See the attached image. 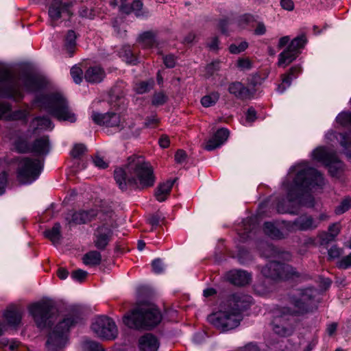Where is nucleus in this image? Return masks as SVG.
I'll return each instance as SVG.
<instances>
[{
    "mask_svg": "<svg viewBox=\"0 0 351 351\" xmlns=\"http://www.w3.org/2000/svg\"><path fill=\"white\" fill-rule=\"evenodd\" d=\"M242 314L233 311L224 304L219 312L208 317L209 322L222 330H232L237 327L242 320Z\"/></svg>",
    "mask_w": 351,
    "mask_h": 351,
    "instance_id": "8",
    "label": "nucleus"
},
{
    "mask_svg": "<svg viewBox=\"0 0 351 351\" xmlns=\"http://www.w3.org/2000/svg\"><path fill=\"white\" fill-rule=\"evenodd\" d=\"M28 114L26 110H11L10 105L7 102L0 101V119L6 120L22 119Z\"/></svg>",
    "mask_w": 351,
    "mask_h": 351,
    "instance_id": "23",
    "label": "nucleus"
},
{
    "mask_svg": "<svg viewBox=\"0 0 351 351\" xmlns=\"http://www.w3.org/2000/svg\"><path fill=\"white\" fill-rule=\"evenodd\" d=\"M293 173L295 177L293 185L287 188V198L290 202L298 200L302 193L314 190L324 184L322 175L315 169L309 167L306 162L293 167L289 176L292 177Z\"/></svg>",
    "mask_w": 351,
    "mask_h": 351,
    "instance_id": "4",
    "label": "nucleus"
},
{
    "mask_svg": "<svg viewBox=\"0 0 351 351\" xmlns=\"http://www.w3.org/2000/svg\"><path fill=\"white\" fill-rule=\"evenodd\" d=\"M83 263L88 266H95L100 264L101 255L100 252L93 250L85 254L83 256Z\"/></svg>",
    "mask_w": 351,
    "mask_h": 351,
    "instance_id": "36",
    "label": "nucleus"
},
{
    "mask_svg": "<svg viewBox=\"0 0 351 351\" xmlns=\"http://www.w3.org/2000/svg\"><path fill=\"white\" fill-rule=\"evenodd\" d=\"M173 182L174 181L168 180L158 186L155 192V196L158 201L163 202L167 199V197L169 195L171 190Z\"/></svg>",
    "mask_w": 351,
    "mask_h": 351,
    "instance_id": "33",
    "label": "nucleus"
},
{
    "mask_svg": "<svg viewBox=\"0 0 351 351\" xmlns=\"http://www.w3.org/2000/svg\"><path fill=\"white\" fill-rule=\"evenodd\" d=\"M3 344L4 346H8L9 350L11 351H14V350H16L20 346V343L15 340H12L10 341L8 340L3 339Z\"/></svg>",
    "mask_w": 351,
    "mask_h": 351,
    "instance_id": "61",
    "label": "nucleus"
},
{
    "mask_svg": "<svg viewBox=\"0 0 351 351\" xmlns=\"http://www.w3.org/2000/svg\"><path fill=\"white\" fill-rule=\"evenodd\" d=\"M79 14L82 18L92 19L95 16L93 10L88 9L86 6H82L79 10Z\"/></svg>",
    "mask_w": 351,
    "mask_h": 351,
    "instance_id": "55",
    "label": "nucleus"
},
{
    "mask_svg": "<svg viewBox=\"0 0 351 351\" xmlns=\"http://www.w3.org/2000/svg\"><path fill=\"white\" fill-rule=\"evenodd\" d=\"M337 267L341 269H348L351 267V253L343 257L337 262Z\"/></svg>",
    "mask_w": 351,
    "mask_h": 351,
    "instance_id": "52",
    "label": "nucleus"
},
{
    "mask_svg": "<svg viewBox=\"0 0 351 351\" xmlns=\"http://www.w3.org/2000/svg\"><path fill=\"white\" fill-rule=\"evenodd\" d=\"M252 63L248 58H240L237 61V66L241 71L250 70Z\"/></svg>",
    "mask_w": 351,
    "mask_h": 351,
    "instance_id": "49",
    "label": "nucleus"
},
{
    "mask_svg": "<svg viewBox=\"0 0 351 351\" xmlns=\"http://www.w3.org/2000/svg\"><path fill=\"white\" fill-rule=\"evenodd\" d=\"M72 4L62 0H53L49 5L48 14L52 23L60 19H69L73 14Z\"/></svg>",
    "mask_w": 351,
    "mask_h": 351,
    "instance_id": "17",
    "label": "nucleus"
},
{
    "mask_svg": "<svg viewBox=\"0 0 351 351\" xmlns=\"http://www.w3.org/2000/svg\"><path fill=\"white\" fill-rule=\"evenodd\" d=\"M161 220V217L158 215H153L148 219L149 223L153 227H156L159 225Z\"/></svg>",
    "mask_w": 351,
    "mask_h": 351,
    "instance_id": "64",
    "label": "nucleus"
},
{
    "mask_svg": "<svg viewBox=\"0 0 351 351\" xmlns=\"http://www.w3.org/2000/svg\"><path fill=\"white\" fill-rule=\"evenodd\" d=\"M60 228V223H55L51 229L45 231V237L48 238L53 244L58 243L61 239Z\"/></svg>",
    "mask_w": 351,
    "mask_h": 351,
    "instance_id": "37",
    "label": "nucleus"
},
{
    "mask_svg": "<svg viewBox=\"0 0 351 351\" xmlns=\"http://www.w3.org/2000/svg\"><path fill=\"white\" fill-rule=\"evenodd\" d=\"M138 42L144 48H153L157 46V40L152 32H146L140 35Z\"/></svg>",
    "mask_w": 351,
    "mask_h": 351,
    "instance_id": "35",
    "label": "nucleus"
},
{
    "mask_svg": "<svg viewBox=\"0 0 351 351\" xmlns=\"http://www.w3.org/2000/svg\"><path fill=\"white\" fill-rule=\"evenodd\" d=\"M336 121L341 125L351 126V112H342L339 113L336 118ZM326 137L329 139H331L332 137H335L339 141L345 153L347 155L351 154V132L336 134L334 132H330L326 134Z\"/></svg>",
    "mask_w": 351,
    "mask_h": 351,
    "instance_id": "16",
    "label": "nucleus"
},
{
    "mask_svg": "<svg viewBox=\"0 0 351 351\" xmlns=\"http://www.w3.org/2000/svg\"><path fill=\"white\" fill-rule=\"evenodd\" d=\"M84 351H104L99 343L90 340H86L82 346Z\"/></svg>",
    "mask_w": 351,
    "mask_h": 351,
    "instance_id": "42",
    "label": "nucleus"
},
{
    "mask_svg": "<svg viewBox=\"0 0 351 351\" xmlns=\"http://www.w3.org/2000/svg\"><path fill=\"white\" fill-rule=\"evenodd\" d=\"M3 317L6 322V326H17L21 321V314L20 311L14 306H10L5 311Z\"/></svg>",
    "mask_w": 351,
    "mask_h": 351,
    "instance_id": "31",
    "label": "nucleus"
},
{
    "mask_svg": "<svg viewBox=\"0 0 351 351\" xmlns=\"http://www.w3.org/2000/svg\"><path fill=\"white\" fill-rule=\"evenodd\" d=\"M34 104L59 121L74 123L77 119L75 114L69 108L66 99L60 93L38 95Z\"/></svg>",
    "mask_w": 351,
    "mask_h": 351,
    "instance_id": "5",
    "label": "nucleus"
},
{
    "mask_svg": "<svg viewBox=\"0 0 351 351\" xmlns=\"http://www.w3.org/2000/svg\"><path fill=\"white\" fill-rule=\"evenodd\" d=\"M15 149L21 153L32 152L38 155H47L49 152V136L44 135L36 138L32 145L25 138H19L14 143Z\"/></svg>",
    "mask_w": 351,
    "mask_h": 351,
    "instance_id": "15",
    "label": "nucleus"
},
{
    "mask_svg": "<svg viewBox=\"0 0 351 351\" xmlns=\"http://www.w3.org/2000/svg\"><path fill=\"white\" fill-rule=\"evenodd\" d=\"M298 52H295L287 47L278 56V66L282 67L287 66L298 57Z\"/></svg>",
    "mask_w": 351,
    "mask_h": 351,
    "instance_id": "32",
    "label": "nucleus"
},
{
    "mask_svg": "<svg viewBox=\"0 0 351 351\" xmlns=\"http://www.w3.org/2000/svg\"><path fill=\"white\" fill-rule=\"evenodd\" d=\"M280 5L283 9L288 11H292L294 9V3L292 0H281Z\"/></svg>",
    "mask_w": 351,
    "mask_h": 351,
    "instance_id": "63",
    "label": "nucleus"
},
{
    "mask_svg": "<svg viewBox=\"0 0 351 351\" xmlns=\"http://www.w3.org/2000/svg\"><path fill=\"white\" fill-rule=\"evenodd\" d=\"M302 72V68L300 66H292L287 74L282 76V82L278 86V91L282 93L287 88L291 86V82L296 78Z\"/></svg>",
    "mask_w": 351,
    "mask_h": 351,
    "instance_id": "29",
    "label": "nucleus"
},
{
    "mask_svg": "<svg viewBox=\"0 0 351 351\" xmlns=\"http://www.w3.org/2000/svg\"><path fill=\"white\" fill-rule=\"evenodd\" d=\"M307 40L305 36L302 35L294 38L288 46L289 48L300 53L299 49L302 48L306 43Z\"/></svg>",
    "mask_w": 351,
    "mask_h": 351,
    "instance_id": "40",
    "label": "nucleus"
},
{
    "mask_svg": "<svg viewBox=\"0 0 351 351\" xmlns=\"http://www.w3.org/2000/svg\"><path fill=\"white\" fill-rule=\"evenodd\" d=\"M91 330L97 337L105 340H114L118 336L115 322L106 315L95 317L91 324Z\"/></svg>",
    "mask_w": 351,
    "mask_h": 351,
    "instance_id": "12",
    "label": "nucleus"
},
{
    "mask_svg": "<svg viewBox=\"0 0 351 351\" xmlns=\"http://www.w3.org/2000/svg\"><path fill=\"white\" fill-rule=\"evenodd\" d=\"M227 280L232 284L243 286L248 284L251 280V275L243 270H232L226 275Z\"/></svg>",
    "mask_w": 351,
    "mask_h": 351,
    "instance_id": "25",
    "label": "nucleus"
},
{
    "mask_svg": "<svg viewBox=\"0 0 351 351\" xmlns=\"http://www.w3.org/2000/svg\"><path fill=\"white\" fill-rule=\"evenodd\" d=\"M247 47V43L246 42H243L241 43L239 45L232 44L229 47V50L230 53L237 54L241 51H243Z\"/></svg>",
    "mask_w": 351,
    "mask_h": 351,
    "instance_id": "53",
    "label": "nucleus"
},
{
    "mask_svg": "<svg viewBox=\"0 0 351 351\" xmlns=\"http://www.w3.org/2000/svg\"><path fill=\"white\" fill-rule=\"evenodd\" d=\"M351 207V198L343 199L341 204L335 208V213L341 215L347 211Z\"/></svg>",
    "mask_w": 351,
    "mask_h": 351,
    "instance_id": "44",
    "label": "nucleus"
},
{
    "mask_svg": "<svg viewBox=\"0 0 351 351\" xmlns=\"http://www.w3.org/2000/svg\"><path fill=\"white\" fill-rule=\"evenodd\" d=\"M86 151V147L83 144H76L71 152V155L73 158H79Z\"/></svg>",
    "mask_w": 351,
    "mask_h": 351,
    "instance_id": "47",
    "label": "nucleus"
},
{
    "mask_svg": "<svg viewBox=\"0 0 351 351\" xmlns=\"http://www.w3.org/2000/svg\"><path fill=\"white\" fill-rule=\"evenodd\" d=\"M138 347L140 351H157L159 342L153 335L146 334L139 339Z\"/></svg>",
    "mask_w": 351,
    "mask_h": 351,
    "instance_id": "28",
    "label": "nucleus"
},
{
    "mask_svg": "<svg viewBox=\"0 0 351 351\" xmlns=\"http://www.w3.org/2000/svg\"><path fill=\"white\" fill-rule=\"evenodd\" d=\"M162 317L153 304L141 306L130 314L125 315L123 323L131 328H151L158 325Z\"/></svg>",
    "mask_w": 351,
    "mask_h": 351,
    "instance_id": "6",
    "label": "nucleus"
},
{
    "mask_svg": "<svg viewBox=\"0 0 351 351\" xmlns=\"http://www.w3.org/2000/svg\"><path fill=\"white\" fill-rule=\"evenodd\" d=\"M80 316L76 313H69L60 321L50 332L47 347L49 351H58L68 343L69 329L77 323Z\"/></svg>",
    "mask_w": 351,
    "mask_h": 351,
    "instance_id": "7",
    "label": "nucleus"
},
{
    "mask_svg": "<svg viewBox=\"0 0 351 351\" xmlns=\"http://www.w3.org/2000/svg\"><path fill=\"white\" fill-rule=\"evenodd\" d=\"M153 86V82H142L136 84L135 90L138 94H143L149 91Z\"/></svg>",
    "mask_w": 351,
    "mask_h": 351,
    "instance_id": "45",
    "label": "nucleus"
},
{
    "mask_svg": "<svg viewBox=\"0 0 351 351\" xmlns=\"http://www.w3.org/2000/svg\"><path fill=\"white\" fill-rule=\"evenodd\" d=\"M256 22L254 17L251 14H244L237 19V25L241 28H245L247 25L254 26V23Z\"/></svg>",
    "mask_w": 351,
    "mask_h": 351,
    "instance_id": "41",
    "label": "nucleus"
},
{
    "mask_svg": "<svg viewBox=\"0 0 351 351\" xmlns=\"http://www.w3.org/2000/svg\"><path fill=\"white\" fill-rule=\"evenodd\" d=\"M229 131L225 128L218 130L215 134L210 138L204 146V149L208 151H212L221 145L228 139Z\"/></svg>",
    "mask_w": 351,
    "mask_h": 351,
    "instance_id": "24",
    "label": "nucleus"
},
{
    "mask_svg": "<svg viewBox=\"0 0 351 351\" xmlns=\"http://www.w3.org/2000/svg\"><path fill=\"white\" fill-rule=\"evenodd\" d=\"M77 36L74 31L69 30L65 36L64 49L71 56L75 50Z\"/></svg>",
    "mask_w": 351,
    "mask_h": 351,
    "instance_id": "34",
    "label": "nucleus"
},
{
    "mask_svg": "<svg viewBox=\"0 0 351 351\" xmlns=\"http://www.w3.org/2000/svg\"><path fill=\"white\" fill-rule=\"evenodd\" d=\"M167 99V96L163 93H157L153 97L152 103L154 105L160 106L166 102Z\"/></svg>",
    "mask_w": 351,
    "mask_h": 351,
    "instance_id": "50",
    "label": "nucleus"
},
{
    "mask_svg": "<svg viewBox=\"0 0 351 351\" xmlns=\"http://www.w3.org/2000/svg\"><path fill=\"white\" fill-rule=\"evenodd\" d=\"M88 273L82 269H77L72 272L71 278L78 282L83 281L87 276Z\"/></svg>",
    "mask_w": 351,
    "mask_h": 351,
    "instance_id": "51",
    "label": "nucleus"
},
{
    "mask_svg": "<svg viewBox=\"0 0 351 351\" xmlns=\"http://www.w3.org/2000/svg\"><path fill=\"white\" fill-rule=\"evenodd\" d=\"M101 214L104 213L99 212L95 208H91L88 210H82L77 212L69 213L66 215L65 219L69 224H83L92 221L97 216L99 217Z\"/></svg>",
    "mask_w": 351,
    "mask_h": 351,
    "instance_id": "19",
    "label": "nucleus"
},
{
    "mask_svg": "<svg viewBox=\"0 0 351 351\" xmlns=\"http://www.w3.org/2000/svg\"><path fill=\"white\" fill-rule=\"evenodd\" d=\"M53 127V124L47 117H36L31 121L27 132L38 134L43 131H51Z\"/></svg>",
    "mask_w": 351,
    "mask_h": 351,
    "instance_id": "21",
    "label": "nucleus"
},
{
    "mask_svg": "<svg viewBox=\"0 0 351 351\" xmlns=\"http://www.w3.org/2000/svg\"><path fill=\"white\" fill-rule=\"evenodd\" d=\"M113 213L109 212L101 214L99 219L102 225L99 226L94 233V243L99 250H104L108 245L112 235V228H114Z\"/></svg>",
    "mask_w": 351,
    "mask_h": 351,
    "instance_id": "10",
    "label": "nucleus"
},
{
    "mask_svg": "<svg viewBox=\"0 0 351 351\" xmlns=\"http://www.w3.org/2000/svg\"><path fill=\"white\" fill-rule=\"evenodd\" d=\"M343 254V250L334 245L328 250V256L330 258H339Z\"/></svg>",
    "mask_w": 351,
    "mask_h": 351,
    "instance_id": "58",
    "label": "nucleus"
},
{
    "mask_svg": "<svg viewBox=\"0 0 351 351\" xmlns=\"http://www.w3.org/2000/svg\"><path fill=\"white\" fill-rule=\"evenodd\" d=\"M228 90L230 94L240 99H248L252 95L250 90L239 82L230 83Z\"/></svg>",
    "mask_w": 351,
    "mask_h": 351,
    "instance_id": "27",
    "label": "nucleus"
},
{
    "mask_svg": "<svg viewBox=\"0 0 351 351\" xmlns=\"http://www.w3.org/2000/svg\"><path fill=\"white\" fill-rule=\"evenodd\" d=\"M318 226V222L310 216H301L296 219L292 223V230H308L315 229Z\"/></svg>",
    "mask_w": 351,
    "mask_h": 351,
    "instance_id": "26",
    "label": "nucleus"
},
{
    "mask_svg": "<svg viewBox=\"0 0 351 351\" xmlns=\"http://www.w3.org/2000/svg\"><path fill=\"white\" fill-rule=\"evenodd\" d=\"M29 311L40 328L50 327L56 317V312L53 306L46 302L32 304Z\"/></svg>",
    "mask_w": 351,
    "mask_h": 351,
    "instance_id": "11",
    "label": "nucleus"
},
{
    "mask_svg": "<svg viewBox=\"0 0 351 351\" xmlns=\"http://www.w3.org/2000/svg\"><path fill=\"white\" fill-rule=\"evenodd\" d=\"M264 232L266 234L273 239H282L283 237L282 233L276 227V226L271 222L265 223Z\"/></svg>",
    "mask_w": 351,
    "mask_h": 351,
    "instance_id": "38",
    "label": "nucleus"
},
{
    "mask_svg": "<svg viewBox=\"0 0 351 351\" xmlns=\"http://www.w3.org/2000/svg\"><path fill=\"white\" fill-rule=\"evenodd\" d=\"M163 62L168 68H173L176 65V58L173 55H168L163 58Z\"/></svg>",
    "mask_w": 351,
    "mask_h": 351,
    "instance_id": "59",
    "label": "nucleus"
},
{
    "mask_svg": "<svg viewBox=\"0 0 351 351\" xmlns=\"http://www.w3.org/2000/svg\"><path fill=\"white\" fill-rule=\"evenodd\" d=\"M82 70L80 67L74 66L71 69V75L76 84H80L82 80Z\"/></svg>",
    "mask_w": 351,
    "mask_h": 351,
    "instance_id": "46",
    "label": "nucleus"
},
{
    "mask_svg": "<svg viewBox=\"0 0 351 351\" xmlns=\"http://www.w3.org/2000/svg\"><path fill=\"white\" fill-rule=\"evenodd\" d=\"M261 272L266 278L273 280H285L293 277H299L298 273L289 265L276 261H271L265 265Z\"/></svg>",
    "mask_w": 351,
    "mask_h": 351,
    "instance_id": "14",
    "label": "nucleus"
},
{
    "mask_svg": "<svg viewBox=\"0 0 351 351\" xmlns=\"http://www.w3.org/2000/svg\"><path fill=\"white\" fill-rule=\"evenodd\" d=\"M252 303V299L250 295L242 293H236L230 295L224 304L233 311L241 313L243 311L248 308Z\"/></svg>",
    "mask_w": 351,
    "mask_h": 351,
    "instance_id": "20",
    "label": "nucleus"
},
{
    "mask_svg": "<svg viewBox=\"0 0 351 351\" xmlns=\"http://www.w3.org/2000/svg\"><path fill=\"white\" fill-rule=\"evenodd\" d=\"M153 271L156 274H160L165 270V265L160 258H156L152 263Z\"/></svg>",
    "mask_w": 351,
    "mask_h": 351,
    "instance_id": "48",
    "label": "nucleus"
},
{
    "mask_svg": "<svg viewBox=\"0 0 351 351\" xmlns=\"http://www.w3.org/2000/svg\"><path fill=\"white\" fill-rule=\"evenodd\" d=\"M7 179L8 176L5 172H3L0 174V195H2L5 192Z\"/></svg>",
    "mask_w": 351,
    "mask_h": 351,
    "instance_id": "60",
    "label": "nucleus"
},
{
    "mask_svg": "<svg viewBox=\"0 0 351 351\" xmlns=\"http://www.w3.org/2000/svg\"><path fill=\"white\" fill-rule=\"evenodd\" d=\"M219 97L220 95L218 92H212L202 98L201 104L205 108L213 106L217 102Z\"/></svg>",
    "mask_w": 351,
    "mask_h": 351,
    "instance_id": "39",
    "label": "nucleus"
},
{
    "mask_svg": "<svg viewBox=\"0 0 351 351\" xmlns=\"http://www.w3.org/2000/svg\"><path fill=\"white\" fill-rule=\"evenodd\" d=\"M43 167V162L39 159L21 158L17 169L18 180L23 184L32 183L38 178Z\"/></svg>",
    "mask_w": 351,
    "mask_h": 351,
    "instance_id": "9",
    "label": "nucleus"
},
{
    "mask_svg": "<svg viewBox=\"0 0 351 351\" xmlns=\"http://www.w3.org/2000/svg\"><path fill=\"white\" fill-rule=\"evenodd\" d=\"M186 158V154L184 150L179 149L175 154V160L178 163H182Z\"/></svg>",
    "mask_w": 351,
    "mask_h": 351,
    "instance_id": "62",
    "label": "nucleus"
},
{
    "mask_svg": "<svg viewBox=\"0 0 351 351\" xmlns=\"http://www.w3.org/2000/svg\"><path fill=\"white\" fill-rule=\"evenodd\" d=\"M105 75V71L101 67L93 66L86 71L84 78L90 83H99L104 80Z\"/></svg>",
    "mask_w": 351,
    "mask_h": 351,
    "instance_id": "30",
    "label": "nucleus"
},
{
    "mask_svg": "<svg viewBox=\"0 0 351 351\" xmlns=\"http://www.w3.org/2000/svg\"><path fill=\"white\" fill-rule=\"evenodd\" d=\"M313 158L322 162L328 169L332 176H337L343 169V164L336 154L329 149L319 147L313 150Z\"/></svg>",
    "mask_w": 351,
    "mask_h": 351,
    "instance_id": "13",
    "label": "nucleus"
},
{
    "mask_svg": "<svg viewBox=\"0 0 351 351\" xmlns=\"http://www.w3.org/2000/svg\"><path fill=\"white\" fill-rule=\"evenodd\" d=\"M120 10L127 14L134 13L137 17L146 16L141 0H121Z\"/></svg>",
    "mask_w": 351,
    "mask_h": 351,
    "instance_id": "22",
    "label": "nucleus"
},
{
    "mask_svg": "<svg viewBox=\"0 0 351 351\" xmlns=\"http://www.w3.org/2000/svg\"><path fill=\"white\" fill-rule=\"evenodd\" d=\"M253 27H254V33L256 36H262L266 33V26L262 21L256 22V25H254Z\"/></svg>",
    "mask_w": 351,
    "mask_h": 351,
    "instance_id": "54",
    "label": "nucleus"
},
{
    "mask_svg": "<svg viewBox=\"0 0 351 351\" xmlns=\"http://www.w3.org/2000/svg\"><path fill=\"white\" fill-rule=\"evenodd\" d=\"M317 290L313 288H306L299 290L291 298V303L293 306H285L276 313L274 318V330L281 336H289L293 330L292 326H285L282 322L287 320H291L293 315H299L312 311L316 307L315 297Z\"/></svg>",
    "mask_w": 351,
    "mask_h": 351,
    "instance_id": "2",
    "label": "nucleus"
},
{
    "mask_svg": "<svg viewBox=\"0 0 351 351\" xmlns=\"http://www.w3.org/2000/svg\"><path fill=\"white\" fill-rule=\"evenodd\" d=\"M94 165L100 168V169H106L108 167V163L104 160V158L99 155H96L93 159Z\"/></svg>",
    "mask_w": 351,
    "mask_h": 351,
    "instance_id": "57",
    "label": "nucleus"
},
{
    "mask_svg": "<svg viewBox=\"0 0 351 351\" xmlns=\"http://www.w3.org/2000/svg\"><path fill=\"white\" fill-rule=\"evenodd\" d=\"M114 178L122 191L128 187L143 189L152 186L155 182L152 166L141 156L130 157L125 166L114 170Z\"/></svg>",
    "mask_w": 351,
    "mask_h": 351,
    "instance_id": "1",
    "label": "nucleus"
},
{
    "mask_svg": "<svg viewBox=\"0 0 351 351\" xmlns=\"http://www.w3.org/2000/svg\"><path fill=\"white\" fill-rule=\"evenodd\" d=\"M206 69L209 75H213L215 72L220 69V62L218 60L212 62L210 64L207 65Z\"/></svg>",
    "mask_w": 351,
    "mask_h": 351,
    "instance_id": "56",
    "label": "nucleus"
},
{
    "mask_svg": "<svg viewBox=\"0 0 351 351\" xmlns=\"http://www.w3.org/2000/svg\"><path fill=\"white\" fill-rule=\"evenodd\" d=\"M22 84L26 91L34 93L43 89L46 80L30 71H23L16 78L6 69L0 68V97L20 101L23 98Z\"/></svg>",
    "mask_w": 351,
    "mask_h": 351,
    "instance_id": "3",
    "label": "nucleus"
},
{
    "mask_svg": "<svg viewBox=\"0 0 351 351\" xmlns=\"http://www.w3.org/2000/svg\"><path fill=\"white\" fill-rule=\"evenodd\" d=\"M340 232V225L339 223H333L328 228V233L327 234L326 241H330L339 234Z\"/></svg>",
    "mask_w": 351,
    "mask_h": 351,
    "instance_id": "43",
    "label": "nucleus"
},
{
    "mask_svg": "<svg viewBox=\"0 0 351 351\" xmlns=\"http://www.w3.org/2000/svg\"><path fill=\"white\" fill-rule=\"evenodd\" d=\"M93 121L99 125H104L106 127L114 128L120 130L123 128V121L119 114L114 112L99 114L93 112L91 115Z\"/></svg>",
    "mask_w": 351,
    "mask_h": 351,
    "instance_id": "18",
    "label": "nucleus"
}]
</instances>
